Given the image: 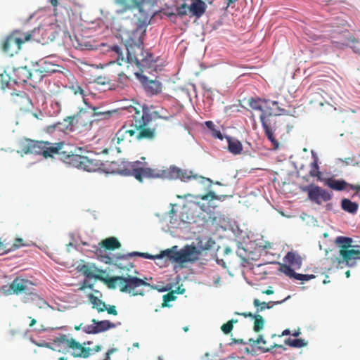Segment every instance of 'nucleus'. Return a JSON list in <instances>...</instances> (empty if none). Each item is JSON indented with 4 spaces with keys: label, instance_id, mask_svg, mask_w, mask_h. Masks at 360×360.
I'll return each instance as SVG.
<instances>
[{
    "label": "nucleus",
    "instance_id": "c9c22d12",
    "mask_svg": "<svg viewBox=\"0 0 360 360\" xmlns=\"http://www.w3.org/2000/svg\"><path fill=\"white\" fill-rule=\"evenodd\" d=\"M352 238L347 237L340 236L338 237L336 239V243L339 244L340 249H349V248L352 247Z\"/></svg>",
    "mask_w": 360,
    "mask_h": 360
},
{
    "label": "nucleus",
    "instance_id": "aec40b11",
    "mask_svg": "<svg viewBox=\"0 0 360 360\" xmlns=\"http://www.w3.org/2000/svg\"><path fill=\"white\" fill-rule=\"evenodd\" d=\"M116 3L122 8L124 11L136 8L139 11L140 13L142 12L143 1L116 0Z\"/></svg>",
    "mask_w": 360,
    "mask_h": 360
},
{
    "label": "nucleus",
    "instance_id": "dca6fc26",
    "mask_svg": "<svg viewBox=\"0 0 360 360\" xmlns=\"http://www.w3.org/2000/svg\"><path fill=\"white\" fill-rule=\"evenodd\" d=\"M44 143L46 144L42 146L41 155L45 158H53L55 155H59L61 159L63 154H67L63 150L65 145L63 141L51 143L44 141Z\"/></svg>",
    "mask_w": 360,
    "mask_h": 360
},
{
    "label": "nucleus",
    "instance_id": "c756f323",
    "mask_svg": "<svg viewBox=\"0 0 360 360\" xmlns=\"http://www.w3.org/2000/svg\"><path fill=\"white\" fill-rule=\"evenodd\" d=\"M341 207L343 210L351 214H355L358 210L359 205L356 202L345 198L342 200Z\"/></svg>",
    "mask_w": 360,
    "mask_h": 360
},
{
    "label": "nucleus",
    "instance_id": "09e8293b",
    "mask_svg": "<svg viewBox=\"0 0 360 360\" xmlns=\"http://www.w3.org/2000/svg\"><path fill=\"white\" fill-rule=\"evenodd\" d=\"M83 330L88 334H96L98 333L96 330V325L94 323L92 324L86 325L82 328Z\"/></svg>",
    "mask_w": 360,
    "mask_h": 360
},
{
    "label": "nucleus",
    "instance_id": "4c0bfd02",
    "mask_svg": "<svg viewBox=\"0 0 360 360\" xmlns=\"http://www.w3.org/2000/svg\"><path fill=\"white\" fill-rule=\"evenodd\" d=\"M115 265L122 271H126L127 272H131L132 271L135 274H137V271L134 269V264L131 262L124 265L122 262L116 260Z\"/></svg>",
    "mask_w": 360,
    "mask_h": 360
},
{
    "label": "nucleus",
    "instance_id": "b1692460",
    "mask_svg": "<svg viewBox=\"0 0 360 360\" xmlns=\"http://www.w3.org/2000/svg\"><path fill=\"white\" fill-rule=\"evenodd\" d=\"M162 255V251L160 252V254L155 255V256L151 255L146 252H132L131 253L127 254V255L119 256V257H117V259H127L128 257H131L133 256H139L143 258L153 259H162V258L167 259V255Z\"/></svg>",
    "mask_w": 360,
    "mask_h": 360
},
{
    "label": "nucleus",
    "instance_id": "5fc2aeb1",
    "mask_svg": "<svg viewBox=\"0 0 360 360\" xmlns=\"http://www.w3.org/2000/svg\"><path fill=\"white\" fill-rule=\"evenodd\" d=\"M12 243L13 245V251L25 245L23 240L19 238H15V241L13 243L12 242Z\"/></svg>",
    "mask_w": 360,
    "mask_h": 360
},
{
    "label": "nucleus",
    "instance_id": "8fccbe9b",
    "mask_svg": "<svg viewBox=\"0 0 360 360\" xmlns=\"http://www.w3.org/2000/svg\"><path fill=\"white\" fill-rule=\"evenodd\" d=\"M71 89L75 95L80 94L82 96V98H84L86 94L84 92V90L80 86L77 84L73 85L71 87ZM84 102L86 103L85 99H84Z\"/></svg>",
    "mask_w": 360,
    "mask_h": 360
},
{
    "label": "nucleus",
    "instance_id": "0eeeda50",
    "mask_svg": "<svg viewBox=\"0 0 360 360\" xmlns=\"http://www.w3.org/2000/svg\"><path fill=\"white\" fill-rule=\"evenodd\" d=\"M4 292L6 295L24 294V302H28L30 300H35L39 298L36 292L34 283L27 279L20 277L15 278L8 287V289L4 290Z\"/></svg>",
    "mask_w": 360,
    "mask_h": 360
},
{
    "label": "nucleus",
    "instance_id": "7c9ffc66",
    "mask_svg": "<svg viewBox=\"0 0 360 360\" xmlns=\"http://www.w3.org/2000/svg\"><path fill=\"white\" fill-rule=\"evenodd\" d=\"M327 185L332 189L342 191L347 187L348 184L343 180L328 179Z\"/></svg>",
    "mask_w": 360,
    "mask_h": 360
},
{
    "label": "nucleus",
    "instance_id": "cd10ccee",
    "mask_svg": "<svg viewBox=\"0 0 360 360\" xmlns=\"http://www.w3.org/2000/svg\"><path fill=\"white\" fill-rule=\"evenodd\" d=\"M30 84L34 85L39 82H40L42 79L44 77L41 74L38 67L36 65H33V68L30 70Z\"/></svg>",
    "mask_w": 360,
    "mask_h": 360
},
{
    "label": "nucleus",
    "instance_id": "ddd939ff",
    "mask_svg": "<svg viewBox=\"0 0 360 360\" xmlns=\"http://www.w3.org/2000/svg\"><path fill=\"white\" fill-rule=\"evenodd\" d=\"M260 120L264 130L265 135L272 143L273 146L275 148H278L279 143L274 134V132L276 130V121L271 117V115L267 116L264 113L261 114Z\"/></svg>",
    "mask_w": 360,
    "mask_h": 360
},
{
    "label": "nucleus",
    "instance_id": "a211bd4d",
    "mask_svg": "<svg viewBox=\"0 0 360 360\" xmlns=\"http://www.w3.org/2000/svg\"><path fill=\"white\" fill-rule=\"evenodd\" d=\"M35 65L44 77L58 71V66L46 60L41 59L37 62Z\"/></svg>",
    "mask_w": 360,
    "mask_h": 360
},
{
    "label": "nucleus",
    "instance_id": "de8ad7c7",
    "mask_svg": "<svg viewBox=\"0 0 360 360\" xmlns=\"http://www.w3.org/2000/svg\"><path fill=\"white\" fill-rule=\"evenodd\" d=\"M266 343V340H264L263 336L262 335H259L257 340H253L252 338H250L248 340V344L250 345H265Z\"/></svg>",
    "mask_w": 360,
    "mask_h": 360
},
{
    "label": "nucleus",
    "instance_id": "a878e982",
    "mask_svg": "<svg viewBox=\"0 0 360 360\" xmlns=\"http://www.w3.org/2000/svg\"><path fill=\"white\" fill-rule=\"evenodd\" d=\"M91 322L96 323L98 333L108 330L110 328H114L120 324V323L116 324L108 320L96 321V319H92Z\"/></svg>",
    "mask_w": 360,
    "mask_h": 360
},
{
    "label": "nucleus",
    "instance_id": "f8f14e48",
    "mask_svg": "<svg viewBox=\"0 0 360 360\" xmlns=\"http://www.w3.org/2000/svg\"><path fill=\"white\" fill-rule=\"evenodd\" d=\"M304 191H307L309 200L318 205H321L322 202L328 201L331 198L329 192L318 186L310 185L306 187Z\"/></svg>",
    "mask_w": 360,
    "mask_h": 360
},
{
    "label": "nucleus",
    "instance_id": "39448f33",
    "mask_svg": "<svg viewBox=\"0 0 360 360\" xmlns=\"http://www.w3.org/2000/svg\"><path fill=\"white\" fill-rule=\"evenodd\" d=\"M201 251L193 245H186L181 250L174 245L162 251V255H167V259L172 262L184 264L194 262L199 259Z\"/></svg>",
    "mask_w": 360,
    "mask_h": 360
},
{
    "label": "nucleus",
    "instance_id": "f3484780",
    "mask_svg": "<svg viewBox=\"0 0 360 360\" xmlns=\"http://www.w3.org/2000/svg\"><path fill=\"white\" fill-rule=\"evenodd\" d=\"M12 79L15 84H21L30 82V70L25 67H19L13 70Z\"/></svg>",
    "mask_w": 360,
    "mask_h": 360
},
{
    "label": "nucleus",
    "instance_id": "f257e3e1",
    "mask_svg": "<svg viewBox=\"0 0 360 360\" xmlns=\"http://www.w3.org/2000/svg\"><path fill=\"white\" fill-rule=\"evenodd\" d=\"M128 111L131 117L124 123L112 139L114 144H127L131 142L132 139L138 141H153L157 136L156 128L150 127L149 123L156 117L168 120L167 117L160 116L157 111H153L146 105L129 106Z\"/></svg>",
    "mask_w": 360,
    "mask_h": 360
},
{
    "label": "nucleus",
    "instance_id": "f03ea898",
    "mask_svg": "<svg viewBox=\"0 0 360 360\" xmlns=\"http://www.w3.org/2000/svg\"><path fill=\"white\" fill-rule=\"evenodd\" d=\"M150 21L148 15L139 19L136 29L131 32L124 44L127 60L134 62L141 70L151 68L155 62L153 55L143 49L144 37Z\"/></svg>",
    "mask_w": 360,
    "mask_h": 360
},
{
    "label": "nucleus",
    "instance_id": "5701e85b",
    "mask_svg": "<svg viewBox=\"0 0 360 360\" xmlns=\"http://www.w3.org/2000/svg\"><path fill=\"white\" fill-rule=\"evenodd\" d=\"M80 270L84 276L90 278H99L100 276L97 274L103 272L101 270L98 269L94 264H84L82 266Z\"/></svg>",
    "mask_w": 360,
    "mask_h": 360
},
{
    "label": "nucleus",
    "instance_id": "052dcab7",
    "mask_svg": "<svg viewBox=\"0 0 360 360\" xmlns=\"http://www.w3.org/2000/svg\"><path fill=\"white\" fill-rule=\"evenodd\" d=\"M271 104L273 106H275L277 108L278 112H279V115H281V114H285L286 112V110L283 108H281L280 106H279V103L278 101H274L271 102Z\"/></svg>",
    "mask_w": 360,
    "mask_h": 360
},
{
    "label": "nucleus",
    "instance_id": "37998d69",
    "mask_svg": "<svg viewBox=\"0 0 360 360\" xmlns=\"http://www.w3.org/2000/svg\"><path fill=\"white\" fill-rule=\"evenodd\" d=\"M279 271L290 278H293L295 274V271L287 264H281Z\"/></svg>",
    "mask_w": 360,
    "mask_h": 360
},
{
    "label": "nucleus",
    "instance_id": "79ce46f5",
    "mask_svg": "<svg viewBox=\"0 0 360 360\" xmlns=\"http://www.w3.org/2000/svg\"><path fill=\"white\" fill-rule=\"evenodd\" d=\"M176 299V296L174 294V291L169 292L163 295V302L162 304V307H169L168 302L174 301Z\"/></svg>",
    "mask_w": 360,
    "mask_h": 360
},
{
    "label": "nucleus",
    "instance_id": "473e14b6",
    "mask_svg": "<svg viewBox=\"0 0 360 360\" xmlns=\"http://www.w3.org/2000/svg\"><path fill=\"white\" fill-rule=\"evenodd\" d=\"M109 51L113 52L116 56V60L117 63L120 65L122 62L124 60V54L120 46L118 45H113L109 47Z\"/></svg>",
    "mask_w": 360,
    "mask_h": 360
},
{
    "label": "nucleus",
    "instance_id": "6e6552de",
    "mask_svg": "<svg viewBox=\"0 0 360 360\" xmlns=\"http://www.w3.org/2000/svg\"><path fill=\"white\" fill-rule=\"evenodd\" d=\"M61 160L72 167L89 172H96L101 169L103 166V163L98 160L74 153H64Z\"/></svg>",
    "mask_w": 360,
    "mask_h": 360
},
{
    "label": "nucleus",
    "instance_id": "49530a36",
    "mask_svg": "<svg viewBox=\"0 0 360 360\" xmlns=\"http://www.w3.org/2000/svg\"><path fill=\"white\" fill-rule=\"evenodd\" d=\"M293 278L295 279L299 280V281H308L312 278H314L315 276L313 274L309 275V274H301L295 273Z\"/></svg>",
    "mask_w": 360,
    "mask_h": 360
},
{
    "label": "nucleus",
    "instance_id": "a18cd8bd",
    "mask_svg": "<svg viewBox=\"0 0 360 360\" xmlns=\"http://www.w3.org/2000/svg\"><path fill=\"white\" fill-rule=\"evenodd\" d=\"M195 198H200L202 200H219L220 199L217 195H215V193L212 191H210L208 193L205 195H197L195 196Z\"/></svg>",
    "mask_w": 360,
    "mask_h": 360
},
{
    "label": "nucleus",
    "instance_id": "680f3d73",
    "mask_svg": "<svg viewBox=\"0 0 360 360\" xmlns=\"http://www.w3.org/2000/svg\"><path fill=\"white\" fill-rule=\"evenodd\" d=\"M283 301H270L268 302H266V308L269 309H271L274 305L281 304Z\"/></svg>",
    "mask_w": 360,
    "mask_h": 360
},
{
    "label": "nucleus",
    "instance_id": "bb28decb",
    "mask_svg": "<svg viewBox=\"0 0 360 360\" xmlns=\"http://www.w3.org/2000/svg\"><path fill=\"white\" fill-rule=\"evenodd\" d=\"M101 244L107 250H115L121 247V243L115 237H110L103 240Z\"/></svg>",
    "mask_w": 360,
    "mask_h": 360
},
{
    "label": "nucleus",
    "instance_id": "2eb2a0df",
    "mask_svg": "<svg viewBox=\"0 0 360 360\" xmlns=\"http://www.w3.org/2000/svg\"><path fill=\"white\" fill-rule=\"evenodd\" d=\"M136 77L139 79L144 90L150 95H157L162 92V85L157 79H149L146 75L136 73Z\"/></svg>",
    "mask_w": 360,
    "mask_h": 360
},
{
    "label": "nucleus",
    "instance_id": "c85d7f7f",
    "mask_svg": "<svg viewBox=\"0 0 360 360\" xmlns=\"http://www.w3.org/2000/svg\"><path fill=\"white\" fill-rule=\"evenodd\" d=\"M89 301L93 305L94 309H96L98 312L105 311L107 309L106 304L100 300L98 297L90 294L89 296Z\"/></svg>",
    "mask_w": 360,
    "mask_h": 360
},
{
    "label": "nucleus",
    "instance_id": "338daca9",
    "mask_svg": "<svg viewBox=\"0 0 360 360\" xmlns=\"http://www.w3.org/2000/svg\"><path fill=\"white\" fill-rule=\"evenodd\" d=\"M347 186L349 187L350 189L355 191L356 193L360 191V185H352L348 184Z\"/></svg>",
    "mask_w": 360,
    "mask_h": 360
},
{
    "label": "nucleus",
    "instance_id": "393cba45",
    "mask_svg": "<svg viewBox=\"0 0 360 360\" xmlns=\"http://www.w3.org/2000/svg\"><path fill=\"white\" fill-rule=\"evenodd\" d=\"M285 260L287 262L290 266L300 269L302 266V258L301 257L293 252H289L285 257Z\"/></svg>",
    "mask_w": 360,
    "mask_h": 360
},
{
    "label": "nucleus",
    "instance_id": "69168bd1",
    "mask_svg": "<svg viewBox=\"0 0 360 360\" xmlns=\"http://www.w3.org/2000/svg\"><path fill=\"white\" fill-rule=\"evenodd\" d=\"M195 203L202 211L205 212H206L207 208L209 207L208 205H206L205 203H201L200 201H198Z\"/></svg>",
    "mask_w": 360,
    "mask_h": 360
},
{
    "label": "nucleus",
    "instance_id": "423d86ee",
    "mask_svg": "<svg viewBox=\"0 0 360 360\" xmlns=\"http://www.w3.org/2000/svg\"><path fill=\"white\" fill-rule=\"evenodd\" d=\"M35 30L30 32H23L15 30L9 34L1 42L3 52L9 56H13L21 49L22 45L31 40Z\"/></svg>",
    "mask_w": 360,
    "mask_h": 360
},
{
    "label": "nucleus",
    "instance_id": "3c124183",
    "mask_svg": "<svg viewBox=\"0 0 360 360\" xmlns=\"http://www.w3.org/2000/svg\"><path fill=\"white\" fill-rule=\"evenodd\" d=\"M233 328L232 321H227L221 326V330L224 334H229Z\"/></svg>",
    "mask_w": 360,
    "mask_h": 360
},
{
    "label": "nucleus",
    "instance_id": "13d9d810",
    "mask_svg": "<svg viewBox=\"0 0 360 360\" xmlns=\"http://www.w3.org/2000/svg\"><path fill=\"white\" fill-rule=\"evenodd\" d=\"M212 136L215 138H217L220 140H223L224 139V136L222 135V134L221 133L220 131L216 129L215 128L212 131Z\"/></svg>",
    "mask_w": 360,
    "mask_h": 360
},
{
    "label": "nucleus",
    "instance_id": "774afa93",
    "mask_svg": "<svg viewBox=\"0 0 360 360\" xmlns=\"http://www.w3.org/2000/svg\"><path fill=\"white\" fill-rule=\"evenodd\" d=\"M205 125L207 128H209L211 131H212L214 129V124L212 121H206Z\"/></svg>",
    "mask_w": 360,
    "mask_h": 360
},
{
    "label": "nucleus",
    "instance_id": "6e6d98bb",
    "mask_svg": "<svg viewBox=\"0 0 360 360\" xmlns=\"http://www.w3.org/2000/svg\"><path fill=\"white\" fill-rule=\"evenodd\" d=\"M235 314L236 315H240V316H243V317L245 318H248V317H250L251 319H253L256 316V315L257 314L256 312L255 314H252L251 312H242V313H240V312H235Z\"/></svg>",
    "mask_w": 360,
    "mask_h": 360
},
{
    "label": "nucleus",
    "instance_id": "9d476101",
    "mask_svg": "<svg viewBox=\"0 0 360 360\" xmlns=\"http://www.w3.org/2000/svg\"><path fill=\"white\" fill-rule=\"evenodd\" d=\"M87 115V112L85 110H80L76 115L72 116L67 117L64 119L62 122H57L53 125H49L46 128L47 133H52L55 130L63 131L65 132L72 131L74 130L75 125H83L90 128L91 126V121L83 123L84 117Z\"/></svg>",
    "mask_w": 360,
    "mask_h": 360
},
{
    "label": "nucleus",
    "instance_id": "bf43d9fd",
    "mask_svg": "<svg viewBox=\"0 0 360 360\" xmlns=\"http://www.w3.org/2000/svg\"><path fill=\"white\" fill-rule=\"evenodd\" d=\"M275 347H278V348H283V346L281 345H278V344H274V345H272L271 347L268 348V347H265L264 346H259V348L260 349H262L263 352H269L272 348H275Z\"/></svg>",
    "mask_w": 360,
    "mask_h": 360
},
{
    "label": "nucleus",
    "instance_id": "72a5a7b5",
    "mask_svg": "<svg viewBox=\"0 0 360 360\" xmlns=\"http://www.w3.org/2000/svg\"><path fill=\"white\" fill-rule=\"evenodd\" d=\"M129 82L130 79L129 77L124 73H120L118 75V78L117 80V86L113 87V89H124L125 86L129 85Z\"/></svg>",
    "mask_w": 360,
    "mask_h": 360
},
{
    "label": "nucleus",
    "instance_id": "58836bf2",
    "mask_svg": "<svg viewBox=\"0 0 360 360\" xmlns=\"http://www.w3.org/2000/svg\"><path fill=\"white\" fill-rule=\"evenodd\" d=\"M309 174L311 176L320 177L321 172L319 171V167L318 165V159L316 158L310 164V170Z\"/></svg>",
    "mask_w": 360,
    "mask_h": 360
},
{
    "label": "nucleus",
    "instance_id": "2f4dec72",
    "mask_svg": "<svg viewBox=\"0 0 360 360\" xmlns=\"http://www.w3.org/2000/svg\"><path fill=\"white\" fill-rule=\"evenodd\" d=\"M13 251V245L11 240L0 238V253L1 255Z\"/></svg>",
    "mask_w": 360,
    "mask_h": 360
},
{
    "label": "nucleus",
    "instance_id": "a19ab883",
    "mask_svg": "<svg viewBox=\"0 0 360 360\" xmlns=\"http://www.w3.org/2000/svg\"><path fill=\"white\" fill-rule=\"evenodd\" d=\"M262 100L261 99H255V98H250L248 101L249 105L253 109L256 110L263 111V105L262 104Z\"/></svg>",
    "mask_w": 360,
    "mask_h": 360
},
{
    "label": "nucleus",
    "instance_id": "864d4df0",
    "mask_svg": "<svg viewBox=\"0 0 360 360\" xmlns=\"http://www.w3.org/2000/svg\"><path fill=\"white\" fill-rule=\"evenodd\" d=\"M187 9H188V6L186 4H183L182 5L176 8V13L180 16L186 15Z\"/></svg>",
    "mask_w": 360,
    "mask_h": 360
},
{
    "label": "nucleus",
    "instance_id": "0e129e2a",
    "mask_svg": "<svg viewBox=\"0 0 360 360\" xmlns=\"http://www.w3.org/2000/svg\"><path fill=\"white\" fill-rule=\"evenodd\" d=\"M231 344H241V345H246V344H248V342H245L243 339H236V338H232V339H231Z\"/></svg>",
    "mask_w": 360,
    "mask_h": 360
},
{
    "label": "nucleus",
    "instance_id": "4d7b16f0",
    "mask_svg": "<svg viewBox=\"0 0 360 360\" xmlns=\"http://www.w3.org/2000/svg\"><path fill=\"white\" fill-rule=\"evenodd\" d=\"M105 311H107L109 314L114 316L117 315V311L116 310V307L114 305H110L108 307H107Z\"/></svg>",
    "mask_w": 360,
    "mask_h": 360
},
{
    "label": "nucleus",
    "instance_id": "4be33fe9",
    "mask_svg": "<svg viewBox=\"0 0 360 360\" xmlns=\"http://www.w3.org/2000/svg\"><path fill=\"white\" fill-rule=\"evenodd\" d=\"M228 142V150L233 155H239L243 151V145L241 142L237 139L230 136H226Z\"/></svg>",
    "mask_w": 360,
    "mask_h": 360
},
{
    "label": "nucleus",
    "instance_id": "e433bc0d",
    "mask_svg": "<svg viewBox=\"0 0 360 360\" xmlns=\"http://www.w3.org/2000/svg\"><path fill=\"white\" fill-rule=\"evenodd\" d=\"M264 320L260 314H257L254 318L253 330L255 332L259 333L264 328Z\"/></svg>",
    "mask_w": 360,
    "mask_h": 360
},
{
    "label": "nucleus",
    "instance_id": "603ef678",
    "mask_svg": "<svg viewBox=\"0 0 360 360\" xmlns=\"http://www.w3.org/2000/svg\"><path fill=\"white\" fill-rule=\"evenodd\" d=\"M110 78L106 76H98L95 78L94 82L98 84L105 85L110 84Z\"/></svg>",
    "mask_w": 360,
    "mask_h": 360
},
{
    "label": "nucleus",
    "instance_id": "412c9836",
    "mask_svg": "<svg viewBox=\"0 0 360 360\" xmlns=\"http://www.w3.org/2000/svg\"><path fill=\"white\" fill-rule=\"evenodd\" d=\"M94 252L99 259L108 264L113 263V259L108 254V250L100 243L97 246H94Z\"/></svg>",
    "mask_w": 360,
    "mask_h": 360
},
{
    "label": "nucleus",
    "instance_id": "7ed1b4c3",
    "mask_svg": "<svg viewBox=\"0 0 360 360\" xmlns=\"http://www.w3.org/2000/svg\"><path fill=\"white\" fill-rule=\"evenodd\" d=\"M117 172L124 176H134L140 182L147 178L180 179L183 181H187L197 177L193 174L192 171L183 170L175 166L166 169H156L143 167L142 162L139 161L127 163Z\"/></svg>",
    "mask_w": 360,
    "mask_h": 360
},
{
    "label": "nucleus",
    "instance_id": "f704fd0d",
    "mask_svg": "<svg viewBox=\"0 0 360 360\" xmlns=\"http://www.w3.org/2000/svg\"><path fill=\"white\" fill-rule=\"evenodd\" d=\"M285 344L295 348H301L307 345L303 339L288 338L285 340Z\"/></svg>",
    "mask_w": 360,
    "mask_h": 360
},
{
    "label": "nucleus",
    "instance_id": "9b49d317",
    "mask_svg": "<svg viewBox=\"0 0 360 360\" xmlns=\"http://www.w3.org/2000/svg\"><path fill=\"white\" fill-rule=\"evenodd\" d=\"M356 248V249H340V257H335V262L338 265L345 264L348 266H354L356 261L360 259V246Z\"/></svg>",
    "mask_w": 360,
    "mask_h": 360
},
{
    "label": "nucleus",
    "instance_id": "ea45409f",
    "mask_svg": "<svg viewBox=\"0 0 360 360\" xmlns=\"http://www.w3.org/2000/svg\"><path fill=\"white\" fill-rule=\"evenodd\" d=\"M91 108L93 110V116L101 117V119H108L112 114L110 111H101L99 108L91 107Z\"/></svg>",
    "mask_w": 360,
    "mask_h": 360
},
{
    "label": "nucleus",
    "instance_id": "1a4fd4ad",
    "mask_svg": "<svg viewBox=\"0 0 360 360\" xmlns=\"http://www.w3.org/2000/svg\"><path fill=\"white\" fill-rule=\"evenodd\" d=\"M57 340L60 344L64 345L70 350L73 356L77 358L86 359L101 350V345H96L94 348L85 347L73 338L68 339L65 335H60Z\"/></svg>",
    "mask_w": 360,
    "mask_h": 360
},
{
    "label": "nucleus",
    "instance_id": "c03bdc74",
    "mask_svg": "<svg viewBox=\"0 0 360 360\" xmlns=\"http://www.w3.org/2000/svg\"><path fill=\"white\" fill-rule=\"evenodd\" d=\"M266 302H261L259 299L255 298L253 300V306L256 309V313L259 314V312L265 310L266 308Z\"/></svg>",
    "mask_w": 360,
    "mask_h": 360
},
{
    "label": "nucleus",
    "instance_id": "6ab92c4d",
    "mask_svg": "<svg viewBox=\"0 0 360 360\" xmlns=\"http://www.w3.org/2000/svg\"><path fill=\"white\" fill-rule=\"evenodd\" d=\"M206 4L202 0H192V3L188 6V11L192 15L196 18H200L206 11Z\"/></svg>",
    "mask_w": 360,
    "mask_h": 360
},
{
    "label": "nucleus",
    "instance_id": "20e7f679",
    "mask_svg": "<svg viewBox=\"0 0 360 360\" xmlns=\"http://www.w3.org/2000/svg\"><path fill=\"white\" fill-rule=\"evenodd\" d=\"M108 284L111 288H118L121 292L131 293L133 296L143 295V291L137 290V288L143 285H150L149 283L143 279L137 278L136 276L128 273H126L125 274L122 273L120 276L110 278L108 281Z\"/></svg>",
    "mask_w": 360,
    "mask_h": 360
},
{
    "label": "nucleus",
    "instance_id": "4468645a",
    "mask_svg": "<svg viewBox=\"0 0 360 360\" xmlns=\"http://www.w3.org/2000/svg\"><path fill=\"white\" fill-rule=\"evenodd\" d=\"M45 143L44 141H35L30 139H24L20 142V152L22 154L41 155V148Z\"/></svg>",
    "mask_w": 360,
    "mask_h": 360
},
{
    "label": "nucleus",
    "instance_id": "e2e57ef3",
    "mask_svg": "<svg viewBox=\"0 0 360 360\" xmlns=\"http://www.w3.org/2000/svg\"><path fill=\"white\" fill-rule=\"evenodd\" d=\"M117 349L115 348L110 349L105 354L103 360H110V355L112 354Z\"/></svg>",
    "mask_w": 360,
    "mask_h": 360
}]
</instances>
